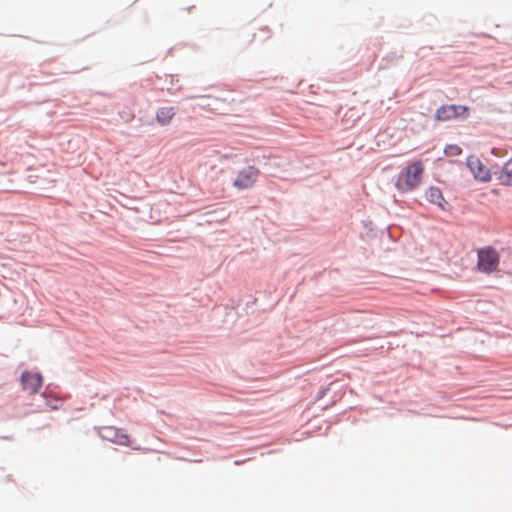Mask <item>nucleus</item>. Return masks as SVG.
Returning <instances> with one entry per match:
<instances>
[{"label":"nucleus","instance_id":"nucleus-1","mask_svg":"<svg viewBox=\"0 0 512 512\" xmlns=\"http://www.w3.org/2000/svg\"><path fill=\"white\" fill-rule=\"evenodd\" d=\"M425 166L422 159L407 162L400 170L394 182L395 189L400 194H406L418 189L423 181Z\"/></svg>","mask_w":512,"mask_h":512},{"label":"nucleus","instance_id":"nucleus-2","mask_svg":"<svg viewBox=\"0 0 512 512\" xmlns=\"http://www.w3.org/2000/svg\"><path fill=\"white\" fill-rule=\"evenodd\" d=\"M470 116V108L467 105L443 104L439 106L434 114L437 122H446L450 120L464 121Z\"/></svg>","mask_w":512,"mask_h":512},{"label":"nucleus","instance_id":"nucleus-3","mask_svg":"<svg viewBox=\"0 0 512 512\" xmlns=\"http://www.w3.org/2000/svg\"><path fill=\"white\" fill-rule=\"evenodd\" d=\"M500 255L492 246H486L478 251L477 269L484 274H491L498 269Z\"/></svg>","mask_w":512,"mask_h":512},{"label":"nucleus","instance_id":"nucleus-4","mask_svg":"<svg viewBox=\"0 0 512 512\" xmlns=\"http://www.w3.org/2000/svg\"><path fill=\"white\" fill-rule=\"evenodd\" d=\"M465 164L476 181L480 183L491 181V169H488V165L484 164L479 157L473 154L468 155Z\"/></svg>","mask_w":512,"mask_h":512},{"label":"nucleus","instance_id":"nucleus-5","mask_svg":"<svg viewBox=\"0 0 512 512\" xmlns=\"http://www.w3.org/2000/svg\"><path fill=\"white\" fill-rule=\"evenodd\" d=\"M99 436L101 439L109 441L111 443L121 446L132 447L133 441L122 428H116L113 426L103 427L99 431Z\"/></svg>","mask_w":512,"mask_h":512},{"label":"nucleus","instance_id":"nucleus-6","mask_svg":"<svg viewBox=\"0 0 512 512\" xmlns=\"http://www.w3.org/2000/svg\"><path fill=\"white\" fill-rule=\"evenodd\" d=\"M260 174V170L255 166L249 165L241 169L236 178L233 180V186L238 190H246L251 188Z\"/></svg>","mask_w":512,"mask_h":512},{"label":"nucleus","instance_id":"nucleus-7","mask_svg":"<svg viewBox=\"0 0 512 512\" xmlns=\"http://www.w3.org/2000/svg\"><path fill=\"white\" fill-rule=\"evenodd\" d=\"M19 381L23 391L35 394L43 384V376L39 371L24 370L20 374Z\"/></svg>","mask_w":512,"mask_h":512},{"label":"nucleus","instance_id":"nucleus-8","mask_svg":"<svg viewBox=\"0 0 512 512\" xmlns=\"http://www.w3.org/2000/svg\"><path fill=\"white\" fill-rule=\"evenodd\" d=\"M425 199L428 203L437 206L441 211H451V204L444 198L442 190L434 185H430L425 191Z\"/></svg>","mask_w":512,"mask_h":512},{"label":"nucleus","instance_id":"nucleus-9","mask_svg":"<svg viewBox=\"0 0 512 512\" xmlns=\"http://www.w3.org/2000/svg\"><path fill=\"white\" fill-rule=\"evenodd\" d=\"M176 107L172 106H162L159 107L155 114L156 122L161 126L165 127L170 124L172 118L176 114Z\"/></svg>","mask_w":512,"mask_h":512},{"label":"nucleus","instance_id":"nucleus-10","mask_svg":"<svg viewBox=\"0 0 512 512\" xmlns=\"http://www.w3.org/2000/svg\"><path fill=\"white\" fill-rule=\"evenodd\" d=\"M498 181L501 185L512 187V157L501 165Z\"/></svg>","mask_w":512,"mask_h":512},{"label":"nucleus","instance_id":"nucleus-11","mask_svg":"<svg viewBox=\"0 0 512 512\" xmlns=\"http://www.w3.org/2000/svg\"><path fill=\"white\" fill-rule=\"evenodd\" d=\"M48 385L45 390L42 392L41 396L43 397L45 401V405L50 410H57L62 405V399L52 390L49 389Z\"/></svg>","mask_w":512,"mask_h":512},{"label":"nucleus","instance_id":"nucleus-12","mask_svg":"<svg viewBox=\"0 0 512 512\" xmlns=\"http://www.w3.org/2000/svg\"><path fill=\"white\" fill-rule=\"evenodd\" d=\"M362 226L366 229V236L369 239H376L378 237H383L385 231L381 230L378 232L376 227L373 224V221L369 218L361 220Z\"/></svg>","mask_w":512,"mask_h":512},{"label":"nucleus","instance_id":"nucleus-13","mask_svg":"<svg viewBox=\"0 0 512 512\" xmlns=\"http://www.w3.org/2000/svg\"><path fill=\"white\" fill-rule=\"evenodd\" d=\"M462 152V148L457 144H447L444 147V155L447 157L459 156Z\"/></svg>","mask_w":512,"mask_h":512},{"label":"nucleus","instance_id":"nucleus-14","mask_svg":"<svg viewBox=\"0 0 512 512\" xmlns=\"http://www.w3.org/2000/svg\"><path fill=\"white\" fill-rule=\"evenodd\" d=\"M329 390H330L329 385L328 386H321L319 388V390L316 392L315 400L319 401V400L323 399L326 396V394L328 393Z\"/></svg>","mask_w":512,"mask_h":512},{"label":"nucleus","instance_id":"nucleus-15","mask_svg":"<svg viewBox=\"0 0 512 512\" xmlns=\"http://www.w3.org/2000/svg\"><path fill=\"white\" fill-rule=\"evenodd\" d=\"M488 169H491V176L495 175L498 178V171L501 169V165L498 163H491L488 161L487 163Z\"/></svg>","mask_w":512,"mask_h":512},{"label":"nucleus","instance_id":"nucleus-16","mask_svg":"<svg viewBox=\"0 0 512 512\" xmlns=\"http://www.w3.org/2000/svg\"><path fill=\"white\" fill-rule=\"evenodd\" d=\"M385 231H386V233H387V236L389 237V239H390L392 242H397V240H398V239H397V237H395V236L393 235V233L391 232V230H390V226H387V227L385 228Z\"/></svg>","mask_w":512,"mask_h":512},{"label":"nucleus","instance_id":"nucleus-17","mask_svg":"<svg viewBox=\"0 0 512 512\" xmlns=\"http://www.w3.org/2000/svg\"><path fill=\"white\" fill-rule=\"evenodd\" d=\"M240 305V300L231 299L230 300V307L231 309H237Z\"/></svg>","mask_w":512,"mask_h":512},{"label":"nucleus","instance_id":"nucleus-18","mask_svg":"<svg viewBox=\"0 0 512 512\" xmlns=\"http://www.w3.org/2000/svg\"><path fill=\"white\" fill-rule=\"evenodd\" d=\"M256 299H254L253 301H247L246 303V307L248 308L251 304H253L255 302Z\"/></svg>","mask_w":512,"mask_h":512},{"label":"nucleus","instance_id":"nucleus-19","mask_svg":"<svg viewBox=\"0 0 512 512\" xmlns=\"http://www.w3.org/2000/svg\"><path fill=\"white\" fill-rule=\"evenodd\" d=\"M45 101H47V98H42V99L39 101V103H40V102H45Z\"/></svg>","mask_w":512,"mask_h":512},{"label":"nucleus","instance_id":"nucleus-20","mask_svg":"<svg viewBox=\"0 0 512 512\" xmlns=\"http://www.w3.org/2000/svg\"><path fill=\"white\" fill-rule=\"evenodd\" d=\"M0 438H1V439H8V437H7V436H1Z\"/></svg>","mask_w":512,"mask_h":512},{"label":"nucleus","instance_id":"nucleus-21","mask_svg":"<svg viewBox=\"0 0 512 512\" xmlns=\"http://www.w3.org/2000/svg\"><path fill=\"white\" fill-rule=\"evenodd\" d=\"M239 463H240V461H238V460H236V461L234 462V464H235V465H238Z\"/></svg>","mask_w":512,"mask_h":512}]
</instances>
